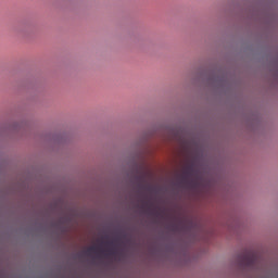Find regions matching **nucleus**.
<instances>
[{
  "mask_svg": "<svg viewBox=\"0 0 278 278\" xmlns=\"http://www.w3.org/2000/svg\"><path fill=\"white\" fill-rule=\"evenodd\" d=\"M240 262H244L245 264H251L253 262V253H245L239 256Z\"/></svg>",
  "mask_w": 278,
  "mask_h": 278,
  "instance_id": "obj_1",
  "label": "nucleus"
}]
</instances>
